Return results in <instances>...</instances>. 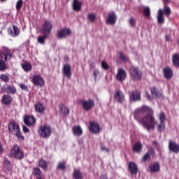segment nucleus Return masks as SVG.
I'll return each mask as SVG.
<instances>
[{
    "instance_id": "1",
    "label": "nucleus",
    "mask_w": 179,
    "mask_h": 179,
    "mask_svg": "<svg viewBox=\"0 0 179 179\" xmlns=\"http://www.w3.org/2000/svg\"><path fill=\"white\" fill-rule=\"evenodd\" d=\"M134 119L148 131L154 130L157 122L154 115L153 110L146 106L137 108L134 111Z\"/></svg>"
},
{
    "instance_id": "2",
    "label": "nucleus",
    "mask_w": 179,
    "mask_h": 179,
    "mask_svg": "<svg viewBox=\"0 0 179 179\" xmlns=\"http://www.w3.org/2000/svg\"><path fill=\"white\" fill-rule=\"evenodd\" d=\"M13 53L7 48H3L0 51V71H4L7 69L6 64L8 61L13 58Z\"/></svg>"
},
{
    "instance_id": "3",
    "label": "nucleus",
    "mask_w": 179,
    "mask_h": 179,
    "mask_svg": "<svg viewBox=\"0 0 179 179\" xmlns=\"http://www.w3.org/2000/svg\"><path fill=\"white\" fill-rule=\"evenodd\" d=\"M9 133L15 136L19 141H24V136H22L20 126L15 121H13L8 125Z\"/></svg>"
},
{
    "instance_id": "4",
    "label": "nucleus",
    "mask_w": 179,
    "mask_h": 179,
    "mask_svg": "<svg viewBox=\"0 0 179 179\" xmlns=\"http://www.w3.org/2000/svg\"><path fill=\"white\" fill-rule=\"evenodd\" d=\"M10 157L22 160L24 158V152H23V149L18 144H15L10 149Z\"/></svg>"
},
{
    "instance_id": "5",
    "label": "nucleus",
    "mask_w": 179,
    "mask_h": 179,
    "mask_svg": "<svg viewBox=\"0 0 179 179\" xmlns=\"http://www.w3.org/2000/svg\"><path fill=\"white\" fill-rule=\"evenodd\" d=\"M38 133L41 137L43 138H48L50 136H51L52 128L48 125L41 126L38 130Z\"/></svg>"
},
{
    "instance_id": "6",
    "label": "nucleus",
    "mask_w": 179,
    "mask_h": 179,
    "mask_svg": "<svg viewBox=\"0 0 179 179\" xmlns=\"http://www.w3.org/2000/svg\"><path fill=\"white\" fill-rule=\"evenodd\" d=\"M130 78L135 81H139L142 78V72L138 66H131L129 69Z\"/></svg>"
},
{
    "instance_id": "7",
    "label": "nucleus",
    "mask_w": 179,
    "mask_h": 179,
    "mask_svg": "<svg viewBox=\"0 0 179 179\" xmlns=\"http://www.w3.org/2000/svg\"><path fill=\"white\" fill-rule=\"evenodd\" d=\"M52 31V23L51 21L45 20L43 24L41 27V33L48 36H50Z\"/></svg>"
},
{
    "instance_id": "8",
    "label": "nucleus",
    "mask_w": 179,
    "mask_h": 179,
    "mask_svg": "<svg viewBox=\"0 0 179 179\" xmlns=\"http://www.w3.org/2000/svg\"><path fill=\"white\" fill-rule=\"evenodd\" d=\"M159 124L157 125V129L159 133H162L166 129V115L164 113L162 112L159 115Z\"/></svg>"
},
{
    "instance_id": "9",
    "label": "nucleus",
    "mask_w": 179,
    "mask_h": 179,
    "mask_svg": "<svg viewBox=\"0 0 179 179\" xmlns=\"http://www.w3.org/2000/svg\"><path fill=\"white\" fill-rule=\"evenodd\" d=\"M79 103L82 105L85 111H90L95 106V102L92 99H90L87 101L80 100Z\"/></svg>"
},
{
    "instance_id": "10",
    "label": "nucleus",
    "mask_w": 179,
    "mask_h": 179,
    "mask_svg": "<svg viewBox=\"0 0 179 179\" xmlns=\"http://www.w3.org/2000/svg\"><path fill=\"white\" fill-rule=\"evenodd\" d=\"M32 83L35 86H39L41 87H43L45 82L44 81V79L43 78V77H41V76L34 75L32 78Z\"/></svg>"
},
{
    "instance_id": "11",
    "label": "nucleus",
    "mask_w": 179,
    "mask_h": 179,
    "mask_svg": "<svg viewBox=\"0 0 179 179\" xmlns=\"http://www.w3.org/2000/svg\"><path fill=\"white\" fill-rule=\"evenodd\" d=\"M113 97L115 101L118 103H123L125 101V96L120 90H116Z\"/></svg>"
},
{
    "instance_id": "12",
    "label": "nucleus",
    "mask_w": 179,
    "mask_h": 179,
    "mask_svg": "<svg viewBox=\"0 0 179 179\" xmlns=\"http://www.w3.org/2000/svg\"><path fill=\"white\" fill-rule=\"evenodd\" d=\"M72 31L69 29H62L59 30L57 34V38L59 39L65 38L66 36L71 35Z\"/></svg>"
},
{
    "instance_id": "13",
    "label": "nucleus",
    "mask_w": 179,
    "mask_h": 179,
    "mask_svg": "<svg viewBox=\"0 0 179 179\" xmlns=\"http://www.w3.org/2000/svg\"><path fill=\"white\" fill-rule=\"evenodd\" d=\"M90 131L93 133V134H99L100 131V126L98 123L93 122V121H90Z\"/></svg>"
},
{
    "instance_id": "14",
    "label": "nucleus",
    "mask_w": 179,
    "mask_h": 179,
    "mask_svg": "<svg viewBox=\"0 0 179 179\" xmlns=\"http://www.w3.org/2000/svg\"><path fill=\"white\" fill-rule=\"evenodd\" d=\"M155 155V150H154L152 148H150L148 149V152H146V153L143 155V158H142V160H143V162H149V161H150V159H151L150 156L154 157Z\"/></svg>"
},
{
    "instance_id": "15",
    "label": "nucleus",
    "mask_w": 179,
    "mask_h": 179,
    "mask_svg": "<svg viewBox=\"0 0 179 179\" xmlns=\"http://www.w3.org/2000/svg\"><path fill=\"white\" fill-rule=\"evenodd\" d=\"M24 123L27 126H34L36 124V118H34L33 115H26L24 117Z\"/></svg>"
},
{
    "instance_id": "16",
    "label": "nucleus",
    "mask_w": 179,
    "mask_h": 179,
    "mask_svg": "<svg viewBox=\"0 0 179 179\" xmlns=\"http://www.w3.org/2000/svg\"><path fill=\"white\" fill-rule=\"evenodd\" d=\"M63 74L69 79L72 77V67L69 64H65L63 67Z\"/></svg>"
},
{
    "instance_id": "17",
    "label": "nucleus",
    "mask_w": 179,
    "mask_h": 179,
    "mask_svg": "<svg viewBox=\"0 0 179 179\" xmlns=\"http://www.w3.org/2000/svg\"><path fill=\"white\" fill-rule=\"evenodd\" d=\"M169 149L171 152L178 154L179 152V144L170 141L169 143Z\"/></svg>"
},
{
    "instance_id": "18",
    "label": "nucleus",
    "mask_w": 179,
    "mask_h": 179,
    "mask_svg": "<svg viewBox=\"0 0 179 179\" xmlns=\"http://www.w3.org/2000/svg\"><path fill=\"white\" fill-rule=\"evenodd\" d=\"M117 16L114 12H110L108 15V18L106 19V22L111 25H113L116 23Z\"/></svg>"
},
{
    "instance_id": "19",
    "label": "nucleus",
    "mask_w": 179,
    "mask_h": 179,
    "mask_svg": "<svg viewBox=\"0 0 179 179\" xmlns=\"http://www.w3.org/2000/svg\"><path fill=\"white\" fill-rule=\"evenodd\" d=\"M127 78V73L123 69H119L116 78L118 81L120 82H123Z\"/></svg>"
},
{
    "instance_id": "20",
    "label": "nucleus",
    "mask_w": 179,
    "mask_h": 179,
    "mask_svg": "<svg viewBox=\"0 0 179 179\" xmlns=\"http://www.w3.org/2000/svg\"><path fill=\"white\" fill-rule=\"evenodd\" d=\"M83 3L79 0H73V10L77 13L82 10V5Z\"/></svg>"
},
{
    "instance_id": "21",
    "label": "nucleus",
    "mask_w": 179,
    "mask_h": 179,
    "mask_svg": "<svg viewBox=\"0 0 179 179\" xmlns=\"http://www.w3.org/2000/svg\"><path fill=\"white\" fill-rule=\"evenodd\" d=\"M59 108L60 109L61 113L64 116L69 115V113H71V110L68 106H65L64 103H60L59 106Z\"/></svg>"
},
{
    "instance_id": "22",
    "label": "nucleus",
    "mask_w": 179,
    "mask_h": 179,
    "mask_svg": "<svg viewBox=\"0 0 179 179\" xmlns=\"http://www.w3.org/2000/svg\"><path fill=\"white\" fill-rule=\"evenodd\" d=\"M13 31L11 28L8 29V34L10 35L12 37H17L20 34V30L19 28L15 25L13 26Z\"/></svg>"
},
{
    "instance_id": "23",
    "label": "nucleus",
    "mask_w": 179,
    "mask_h": 179,
    "mask_svg": "<svg viewBox=\"0 0 179 179\" xmlns=\"http://www.w3.org/2000/svg\"><path fill=\"white\" fill-rule=\"evenodd\" d=\"M13 99L10 95H4L1 98V103L4 105L9 106L13 103Z\"/></svg>"
},
{
    "instance_id": "24",
    "label": "nucleus",
    "mask_w": 179,
    "mask_h": 179,
    "mask_svg": "<svg viewBox=\"0 0 179 179\" xmlns=\"http://www.w3.org/2000/svg\"><path fill=\"white\" fill-rule=\"evenodd\" d=\"M128 169L131 174H136L138 173V167L134 162H131L129 163Z\"/></svg>"
},
{
    "instance_id": "25",
    "label": "nucleus",
    "mask_w": 179,
    "mask_h": 179,
    "mask_svg": "<svg viewBox=\"0 0 179 179\" xmlns=\"http://www.w3.org/2000/svg\"><path fill=\"white\" fill-rule=\"evenodd\" d=\"M72 132L74 136H80L83 134V129L80 126H74L72 128Z\"/></svg>"
},
{
    "instance_id": "26",
    "label": "nucleus",
    "mask_w": 179,
    "mask_h": 179,
    "mask_svg": "<svg viewBox=\"0 0 179 179\" xmlns=\"http://www.w3.org/2000/svg\"><path fill=\"white\" fill-rule=\"evenodd\" d=\"M163 73H164V78L166 79H170L173 77V71L169 66L163 69Z\"/></svg>"
},
{
    "instance_id": "27",
    "label": "nucleus",
    "mask_w": 179,
    "mask_h": 179,
    "mask_svg": "<svg viewBox=\"0 0 179 179\" xmlns=\"http://www.w3.org/2000/svg\"><path fill=\"white\" fill-rule=\"evenodd\" d=\"M129 98L131 100L136 101L141 100V93L136 90L131 92L129 95Z\"/></svg>"
},
{
    "instance_id": "28",
    "label": "nucleus",
    "mask_w": 179,
    "mask_h": 179,
    "mask_svg": "<svg viewBox=\"0 0 179 179\" xmlns=\"http://www.w3.org/2000/svg\"><path fill=\"white\" fill-rule=\"evenodd\" d=\"M35 110L38 113H43L45 110V107L44 104L41 103V102H38L35 104Z\"/></svg>"
},
{
    "instance_id": "29",
    "label": "nucleus",
    "mask_w": 179,
    "mask_h": 179,
    "mask_svg": "<svg viewBox=\"0 0 179 179\" xmlns=\"http://www.w3.org/2000/svg\"><path fill=\"white\" fill-rule=\"evenodd\" d=\"M21 66L25 72L31 71V64L27 61H24L23 63L21 64Z\"/></svg>"
},
{
    "instance_id": "30",
    "label": "nucleus",
    "mask_w": 179,
    "mask_h": 179,
    "mask_svg": "<svg viewBox=\"0 0 179 179\" xmlns=\"http://www.w3.org/2000/svg\"><path fill=\"white\" fill-rule=\"evenodd\" d=\"M172 62L173 66H175L176 68L179 67V54L176 53L173 55Z\"/></svg>"
},
{
    "instance_id": "31",
    "label": "nucleus",
    "mask_w": 179,
    "mask_h": 179,
    "mask_svg": "<svg viewBox=\"0 0 179 179\" xmlns=\"http://www.w3.org/2000/svg\"><path fill=\"white\" fill-rule=\"evenodd\" d=\"M143 149L141 143L137 142L133 147L132 150L134 152L139 154Z\"/></svg>"
},
{
    "instance_id": "32",
    "label": "nucleus",
    "mask_w": 179,
    "mask_h": 179,
    "mask_svg": "<svg viewBox=\"0 0 179 179\" xmlns=\"http://www.w3.org/2000/svg\"><path fill=\"white\" fill-rule=\"evenodd\" d=\"M38 166L41 167L43 170H47L48 169V162L43 159V158L38 160Z\"/></svg>"
},
{
    "instance_id": "33",
    "label": "nucleus",
    "mask_w": 179,
    "mask_h": 179,
    "mask_svg": "<svg viewBox=\"0 0 179 179\" xmlns=\"http://www.w3.org/2000/svg\"><path fill=\"white\" fill-rule=\"evenodd\" d=\"M149 168L150 171L152 173H157L160 171V165L157 162L154 164H151Z\"/></svg>"
},
{
    "instance_id": "34",
    "label": "nucleus",
    "mask_w": 179,
    "mask_h": 179,
    "mask_svg": "<svg viewBox=\"0 0 179 179\" xmlns=\"http://www.w3.org/2000/svg\"><path fill=\"white\" fill-rule=\"evenodd\" d=\"M73 178L75 179H83V174L79 169H74Z\"/></svg>"
},
{
    "instance_id": "35",
    "label": "nucleus",
    "mask_w": 179,
    "mask_h": 179,
    "mask_svg": "<svg viewBox=\"0 0 179 179\" xmlns=\"http://www.w3.org/2000/svg\"><path fill=\"white\" fill-rule=\"evenodd\" d=\"M164 12L162 10H158L157 22L159 24H162L164 23Z\"/></svg>"
},
{
    "instance_id": "36",
    "label": "nucleus",
    "mask_w": 179,
    "mask_h": 179,
    "mask_svg": "<svg viewBox=\"0 0 179 179\" xmlns=\"http://www.w3.org/2000/svg\"><path fill=\"white\" fill-rule=\"evenodd\" d=\"M43 36H39L37 38V41L41 45H45V39L48 38V35H46L45 34H42Z\"/></svg>"
},
{
    "instance_id": "37",
    "label": "nucleus",
    "mask_w": 179,
    "mask_h": 179,
    "mask_svg": "<svg viewBox=\"0 0 179 179\" xmlns=\"http://www.w3.org/2000/svg\"><path fill=\"white\" fill-rule=\"evenodd\" d=\"M6 92L8 94H15L17 92V90L14 86L8 85L6 89Z\"/></svg>"
},
{
    "instance_id": "38",
    "label": "nucleus",
    "mask_w": 179,
    "mask_h": 179,
    "mask_svg": "<svg viewBox=\"0 0 179 179\" xmlns=\"http://www.w3.org/2000/svg\"><path fill=\"white\" fill-rule=\"evenodd\" d=\"M57 169L59 171L66 170V163L65 162H59L57 164Z\"/></svg>"
},
{
    "instance_id": "39",
    "label": "nucleus",
    "mask_w": 179,
    "mask_h": 179,
    "mask_svg": "<svg viewBox=\"0 0 179 179\" xmlns=\"http://www.w3.org/2000/svg\"><path fill=\"white\" fill-rule=\"evenodd\" d=\"M32 174L37 178V176L43 175V171L40 170V168H34L32 170Z\"/></svg>"
},
{
    "instance_id": "40",
    "label": "nucleus",
    "mask_w": 179,
    "mask_h": 179,
    "mask_svg": "<svg viewBox=\"0 0 179 179\" xmlns=\"http://www.w3.org/2000/svg\"><path fill=\"white\" fill-rule=\"evenodd\" d=\"M3 166L6 170H10L11 167V164L8 159L3 160Z\"/></svg>"
},
{
    "instance_id": "41",
    "label": "nucleus",
    "mask_w": 179,
    "mask_h": 179,
    "mask_svg": "<svg viewBox=\"0 0 179 179\" xmlns=\"http://www.w3.org/2000/svg\"><path fill=\"white\" fill-rule=\"evenodd\" d=\"M0 80H1V81H3L4 83H8L10 80V78L6 74H1L0 76Z\"/></svg>"
},
{
    "instance_id": "42",
    "label": "nucleus",
    "mask_w": 179,
    "mask_h": 179,
    "mask_svg": "<svg viewBox=\"0 0 179 179\" xmlns=\"http://www.w3.org/2000/svg\"><path fill=\"white\" fill-rule=\"evenodd\" d=\"M22 6H23V0H18L16 3V10L20 11L22 10Z\"/></svg>"
},
{
    "instance_id": "43",
    "label": "nucleus",
    "mask_w": 179,
    "mask_h": 179,
    "mask_svg": "<svg viewBox=\"0 0 179 179\" xmlns=\"http://www.w3.org/2000/svg\"><path fill=\"white\" fill-rule=\"evenodd\" d=\"M143 14L148 18H149L150 17V9L149 7L145 8V9L143 10Z\"/></svg>"
},
{
    "instance_id": "44",
    "label": "nucleus",
    "mask_w": 179,
    "mask_h": 179,
    "mask_svg": "<svg viewBox=\"0 0 179 179\" xmlns=\"http://www.w3.org/2000/svg\"><path fill=\"white\" fill-rule=\"evenodd\" d=\"M87 18L91 22H94L96 20V15L94 13H90L88 14Z\"/></svg>"
},
{
    "instance_id": "45",
    "label": "nucleus",
    "mask_w": 179,
    "mask_h": 179,
    "mask_svg": "<svg viewBox=\"0 0 179 179\" xmlns=\"http://www.w3.org/2000/svg\"><path fill=\"white\" fill-rule=\"evenodd\" d=\"M101 65L102 69H103V70H105V71L108 70L109 68H110L109 66H108V64L106 62H104V61H103V62H101Z\"/></svg>"
},
{
    "instance_id": "46",
    "label": "nucleus",
    "mask_w": 179,
    "mask_h": 179,
    "mask_svg": "<svg viewBox=\"0 0 179 179\" xmlns=\"http://www.w3.org/2000/svg\"><path fill=\"white\" fill-rule=\"evenodd\" d=\"M119 58L122 60L123 62H128L129 59L124 55L122 52H120Z\"/></svg>"
},
{
    "instance_id": "47",
    "label": "nucleus",
    "mask_w": 179,
    "mask_h": 179,
    "mask_svg": "<svg viewBox=\"0 0 179 179\" xmlns=\"http://www.w3.org/2000/svg\"><path fill=\"white\" fill-rule=\"evenodd\" d=\"M164 13L166 16H169L171 13V9L169 6L164 7Z\"/></svg>"
},
{
    "instance_id": "48",
    "label": "nucleus",
    "mask_w": 179,
    "mask_h": 179,
    "mask_svg": "<svg viewBox=\"0 0 179 179\" xmlns=\"http://www.w3.org/2000/svg\"><path fill=\"white\" fill-rule=\"evenodd\" d=\"M155 96L157 97V99H163L164 98V96L162 94V92L161 91H159V90L157 91V92L155 94Z\"/></svg>"
},
{
    "instance_id": "49",
    "label": "nucleus",
    "mask_w": 179,
    "mask_h": 179,
    "mask_svg": "<svg viewBox=\"0 0 179 179\" xmlns=\"http://www.w3.org/2000/svg\"><path fill=\"white\" fill-rule=\"evenodd\" d=\"M130 25L132 27H134L136 26V20L134 17H131L129 20Z\"/></svg>"
},
{
    "instance_id": "50",
    "label": "nucleus",
    "mask_w": 179,
    "mask_h": 179,
    "mask_svg": "<svg viewBox=\"0 0 179 179\" xmlns=\"http://www.w3.org/2000/svg\"><path fill=\"white\" fill-rule=\"evenodd\" d=\"M159 90L155 87H152L150 88V93L152 94V96H155L156 93Z\"/></svg>"
},
{
    "instance_id": "51",
    "label": "nucleus",
    "mask_w": 179,
    "mask_h": 179,
    "mask_svg": "<svg viewBox=\"0 0 179 179\" xmlns=\"http://www.w3.org/2000/svg\"><path fill=\"white\" fill-rule=\"evenodd\" d=\"M20 87L22 90L25 91V92H29V88L27 87V85L25 84H21L20 85Z\"/></svg>"
},
{
    "instance_id": "52",
    "label": "nucleus",
    "mask_w": 179,
    "mask_h": 179,
    "mask_svg": "<svg viewBox=\"0 0 179 179\" xmlns=\"http://www.w3.org/2000/svg\"><path fill=\"white\" fill-rule=\"evenodd\" d=\"M22 131L24 133H28L29 131V128L26 126H22Z\"/></svg>"
},
{
    "instance_id": "53",
    "label": "nucleus",
    "mask_w": 179,
    "mask_h": 179,
    "mask_svg": "<svg viewBox=\"0 0 179 179\" xmlns=\"http://www.w3.org/2000/svg\"><path fill=\"white\" fill-rule=\"evenodd\" d=\"M145 96H146V98H147L148 100H150V101H152V100L153 99V97L151 96L149 94L148 92H146V93H145Z\"/></svg>"
},
{
    "instance_id": "54",
    "label": "nucleus",
    "mask_w": 179,
    "mask_h": 179,
    "mask_svg": "<svg viewBox=\"0 0 179 179\" xmlns=\"http://www.w3.org/2000/svg\"><path fill=\"white\" fill-rule=\"evenodd\" d=\"M3 152H4V148L1 141H0V153H3Z\"/></svg>"
},
{
    "instance_id": "55",
    "label": "nucleus",
    "mask_w": 179,
    "mask_h": 179,
    "mask_svg": "<svg viewBox=\"0 0 179 179\" xmlns=\"http://www.w3.org/2000/svg\"><path fill=\"white\" fill-rule=\"evenodd\" d=\"M36 179H45V176L42 174L39 176L36 177Z\"/></svg>"
},
{
    "instance_id": "56",
    "label": "nucleus",
    "mask_w": 179,
    "mask_h": 179,
    "mask_svg": "<svg viewBox=\"0 0 179 179\" xmlns=\"http://www.w3.org/2000/svg\"><path fill=\"white\" fill-rule=\"evenodd\" d=\"M101 150H105V151H106V152H109V150L108 149V148H106L105 146H103V145H102L101 147Z\"/></svg>"
},
{
    "instance_id": "57",
    "label": "nucleus",
    "mask_w": 179,
    "mask_h": 179,
    "mask_svg": "<svg viewBox=\"0 0 179 179\" xmlns=\"http://www.w3.org/2000/svg\"><path fill=\"white\" fill-rule=\"evenodd\" d=\"M170 40H171V36L166 35V41H170Z\"/></svg>"
},
{
    "instance_id": "58",
    "label": "nucleus",
    "mask_w": 179,
    "mask_h": 179,
    "mask_svg": "<svg viewBox=\"0 0 179 179\" xmlns=\"http://www.w3.org/2000/svg\"><path fill=\"white\" fill-rule=\"evenodd\" d=\"M93 74H94V78H96L98 75V73L96 71H94Z\"/></svg>"
},
{
    "instance_id": "59",
    "label": "nucleus",
    "mask_w": 179,
    "mask_h": 179,
    "mask_svg": "<svg viewBox=\"0 0 179 179\" xmlns=\"http://www.w3.org/2000/svg\"><path fill=\"white\" fill-rule=\"evenodd\" d=\"M100 179H107V177L106 176H101Z\"/></svg>"
},
{
    "instance_id": "60",
    "label": "nucleus",
    "mask_w": 179,
    "mask_h": 179,
    "mask_svg": "<svg viewBox=\"0 0 179 179\" xmlns=\"http://www.w3.org/2000/svg\"><path fill=\"white\" fill-rule=\"evenodd\" d=\"M164 3H168L170 2V0H163Z\"/></svg>"
},
{
    "instance_id": "61",
    "label": "nucleus",
    "mask_w": 179,
    "mask_h": 179,
    "mask_svg": "<svg viewBox=\"0 0 179 179\" xmlns=\"http://www.w3.org/2000/svg\"><path fill=\"white\" fill-rule=\"evenodd\" d=\"M90 66L91 68H94L95 67V66L93 64V63L90 64Z\"/></svg>"
},
{
    "instance_id": "62",
    "label": "nucleus",
    "mask_w": 179,
    "mask_h": 179,
    "mask_svg": "<svg viewBox=\"0 0 179 179\" xmlns=\"http://www.w3.org/2000/svg\"><path fill=\"white\" fill-rule=\"evenodd\" d=\"M1 1H7V0H0Z\"/></svg>"
},
{
    "instance_id": "63",
    "label": "nucleus",
    "mask_w": 179,
    "mask_h": 179,
    "mask_svg": "<svg viewBox=\"0 0 179 179\" xmlns=\"http://www.w3.org/2000/svg\"><path fill=\"white\" fill-rule=\"evenodd\" d=\"M153 144L156 145V144H157V143H156V142H153Z\"/></svg>"
},
{
    "instance_id": "64",
    "label": "nucleus",
    "mask_w": 179,
    "mask_h": 179,
    "mask_svg": "<svg viewBox=\"0 0 179 179\" xmlns=\"http://www.w3.org/2000/svg\"><path fill=\"white\" fill-rule=\"evenodd\" d=\"M111 179V178H110Z\"/></svg>"
}]
</instances>
